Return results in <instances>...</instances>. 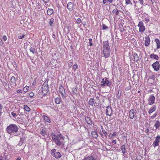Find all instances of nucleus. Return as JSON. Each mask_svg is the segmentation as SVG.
<instances>
[{"mask_svg":"<svg viewBox=\"0 0 160 160\" xmlns=\"http://www.w3.org/2000/svg\"><path fill=\"white\" fill-rule=\"evenodd\" d=\"M18 130V126L14 124H11L8 126L6 128V131L9 134L17 132Z\"/></svg>","mask_w":160,"mask_h":160,"instance_id":"1","label":"nucleus"},{"mask_svg":"<svg viewBox=\"0 0 160 160\" xmlns=\"http://www.w3.org/2000/svg\"><path fill=\"white\" fill-rule=\"evenodd\" d=\"M51 134L53 140L58 146H59L63 143V142L60 141V137L59 135H56L54 134L53 132H52Z\"/></svg>","mask_w":160,"mask_h":160,"instance_id":"2","label":"nucleus"},{"mask_svg":"<svg viewBox=\"0 0 160 160\" xmlns=\"http://www.w3.org/2000/svg\"><path fill=\"white\" fill-rule=\"evenodd\" d=\"M101 82L103 83L101 85V87L104 88L105 86L110 87L112 85L111 82L106 78L102 79Z\"/></svg>","mask_w":160,"mask_h":160,"instance_id":"3","label":"nucleus"},{"mask_svg":"<svg viewBox=\"0 0 160 160\" xmlns=\"http://www.w3.org/2000/svg\"><path fill=\"white\" fill-rule=\"evenodd\" d=\"M42 94L43 95H45L48 92V87L47 84L44 83L42 86Z\"/></svg>","mask_w":160,"mask_h":160,"instance_id":"4","label":"nucleus"},{"mask_svg":"<svg viewBox=\"0 0 160 160\" xmlns=\"http://www.w3.org/2000/svg\"><path fill=\"white\" fill-rule=\"evenodd\" d=\"M56 152V150L55 149H52L51 151V154L56 158L58 159L60 158L62 156L60 153L58 152Z\"/></svg>","mask_w":160,"mask_h":160,"instance_id":"5","label":"nucleus"},{"mask_svg":"<svg viewBox=\"0 0 160 160\" xmlns=\"http://www.w3.org/2000/svg\"><path fill=\"white\" fill-rule=\"evenodd\" d=\"M138 26L139 28V31L142 33L145 30V28L143 22L142 21L139 22Z\"/></svg>","mask_w":160,"mask_h":160,"instance_id":"6","label":"nucleus"},{"mask_svg":"<svg viewBox=\"0 0 160 160\" xmlns=\"http://www.w3.org/2000/svg\"><path fill=\"white\" fill-rule=\"evenodd\" d=\"M110 49H103V53L104 57L105 58L109 57L110 56Z\"/></svg>","mask_w":160,"mask_h":160,"instance_id":"7","label":"nucleus"},{"mask_svg":"<svg viewBox=\"0 0 160 160\" xmlns=\"http://www.w3.org/2000/svg\"><path fill=\"white\" fill-rule=\"evenodd\" d=\"M136 110H134L133 109H131L129 112V116L130 119H133L134 117L136 116Z\"/></svg>","mask_w":160,"mask_h":160,"instance_id":"8","label":"nucleus"},{"mask_svg":"<svg viewBox=\"0 0 160 160\" xmlns=\"http://www.w3.org/2000/svg\"><path fill=\"white\" fill-rule=\"evenodd\" d=\"M155 98L152 95H151L148 99V104L152 105L155 102Z\"/></svg>","mask_w":160,"mask_h":160,"instance_id":"9","label":"nucleus"},{"mask_svg":"<svg viewBox=\"0 0 160 160\" xmlns=\"http://www.w3.org/2000/svg\"><path fill=\"white\" fill-rule=\"evenodd\" d=\"M152 66L154 69V70L156 71H158L159 69V64L158 61H156L153 63Z\"/></svg>","mask_w":160,"mask_h":160,"instance_id":"10","label":"nucleus"},{"mask_svg":"<svg viewBox=\"0 0 160 160\" xmlns=\"http://www.w3.org/2000/svg\"><path fill=\"white\" fill-rule=\"evenodd\" d=\"M112 110L111 107L109 106H108L106 109V115L107 116H111L112 114Z\"/></svg>","mask_w":160,"mask_h":160,"instance_id":"11","label":"nucleus"},{"mask_svg":"<svg viewBox=\"0 0 160 160\" xmlns=\"http://www.w3.org/2000/svg\"><path fill=\"white\" fill-rule=\"evenodd\" d=\"M160 142V137L158 136L156 137L155 140L154 141L153 144V146L154 147H155L159 145V142Z\"/></svg>","mask_w":160,"mask_h":160,"instance_id":"12","label":"nucleus"},{"mask_svg":"<svg viewBox=\"0 0 160 160\" xmlns=\"http://www.w3.org/2000/svg\"><path fill=\"white\" fill-rule=\"evenodd\" d=\"M110 49L109 41H107L103 42V49Z\"/></svg>","mask_w":160,"mask_h":160,"instance_id":"13","label":"nucleus"},{"mask_svg":"<svg viewBox=\"0 0 160 160\" xmlns=\"http://www.w3.org/2000/svg\"><path fill=\"white\" fill-rule=\"evenodd\" d=\"M59 92L62 94V97L64 98L65 97L64 95V94L65 93V90L62 86H60L59 87Z\"/></svg>","mask_w":160,"mask_h":160,"instance_id":"14","label":"nucleus"},{"mask_svg":"<svg viewBox=\"0 0 160 160\" xmlns=\"http://www.w3.org/2000/svg\"><path fill=\"white\" fill-rule=\"evenodd\" d=\"M73 7V4L71 2H70L68 3L67 8L70 11H72V10Z\"/></svg>","mask_w":160,"mask_h":160,"instance_id":"15","label":"nucleus"},{"mask_svg":"<svg viewBox=\"0 0 160 160\" xmlns=\"http://www.w3.org/2000/svg\"><path fill=\"white\" fill-rule=\"evenodd\" d=\"M145 39V45L147 46L149 44L150 42V39L149 37L148 36L146 37Z\"/></svg>","mask_w":160,"mask_h":160,"instance_id":"16","label":"nucleus"},{"mask_svg":"<svg viewBox=\"0 0 160 160\" xmlns=\"http://www.w3.org/2000/svg\"><path fill=\"white\" fill-rule=\"evenodd\" d=\"M85 119L86 122L89 125H91L92 123L91 120H90V118L88 117H85Z\"/></svg>","mask_w":160,"mask_h":160,"instance_id":"17","label":"nucleus"},{"mask_svg":"<svg viewBox=\"0 0 160 160\" xmlns=\"http://www.w3.org/2000/svg\"><path fill=\"white\" fill-rule=\"evenodd\" d=\"M93 138H97L98 137V134L96 132L92 131L91 132Z\"/></svg>","mask_w":160,"mask_h":160,"instance_id":"18","label":"nucleus"},{"mask_svg":"<svg viewBox=\"0 0 160 160\" xmlns=\"http://www.w3.org/2000/svg\"><path fill=\"white\" fill-rule=\"evenodd\" d=\"M121 150L123 154H125L127 151L125 145H123L121 146Z\"/></svg>","mask_w":160,"mask_h":160,"instance_id":"19","label":"nucleus"},{"mask_svg":"<svg viewBox=\"0 0 160 160\" xmlns=\"http://www.w3.org/2000/svg\"><path fill=\"white\" fill-rule=\"evenodd\" d=\"M155 41L157 44V48H160V41L158 39L156 38L155 39Z\"/></svg>","mask_w":160,"mask_h":160,"instance_id":"20","label":"nucleus"},{"mask_svg":"<svg viewBox=\"0 0 160 160\" xmlns=\"http://www.w3.org/2000/svg\"><path fill=\"white\" fill-rule=\"evenodd\" d=\"M25 137L24 138H20V140L19 141V143L18 144V145L20 146H21L23 143L24 142V140H25Z\"/></svg>","mask_w":160,"mask_h":160,"instance_id":"21","label":"nucleus"},{"mask_svg":"<svg viewBox=\"0 0 160 160\" xmlns=\"http://www.w3.org/2000/svg\"><path fill=\"white\" fill-rule=\"evenodd\" d=\"M150 58H153L157 60H158L159 58L158 55L153 54H152L150 55Z\"/></svg>","mask_w":160,"mask_h":160,"instance_id":"22","label":"nucleus"},{"mask_svg":"<svg viewBox=\"0 0 160 160\" xmlns=\"http://www.w3.org/2000/svg\"><path fill=\"white\" fill-rule=\"evenodd\" d=\"M53 12V10L52 9L48 8L47 11V14L49 15H51L52 14Z\"/></svg>","mask_w":160,"mask_h":160,"instance_id":"23","label":"nucleus"},{"mask_svg":"<svg viewBox=\"0 0 160 160\" xmlns=\"http://www.w3.org/2000/svg\"><path fill=\"white\" fill-rule=\"evenodd\" d=\"M83 160H96V159L92 156H91L85 158Z\"/></svg>","mask_w":160,"mask_h":160,"instance_id":"24","label":"nucleus"},{"mask_svg":"<svg viewBox=\"0 0 160 160\" xmlns=\"http://www.w3.org/2000/svg\"><path fill=\"white\" fill-rule=\"evenodd\" d=\"M44 119L45 122H50V121L49 118L46 116L43 115Z\"/></svg>","mask_w":160,"mask_h":160,"instance_id":"25","label":"nucleus"},{"mask_svg":"<svg viewBox=\"0 0 160 160\" xmlns=\"http://www.w3.org/2000/svg\"><path fill=\"white\" fill-rule=\"evenodd\" d=\"M134 61L136 62H138L139 59V57L137 54H135L133 56Z\"/></svg>","mask_w":160,"mask_h":160,"instance_id":"26","label":"nucleus"},{"mask_svg":"<svg viewBox=\"0 0 160 160\" xmlns=\"http://www.w3.org/2000/svg\"><path fill=\"white\" fill-rule=\"evenodd\" d=\"M11 82L12 83H14L16 85L17 84L16 83V79H15V77L12 76L11 78Z\"/></svg>","mask_w":160,"mask_h":160,"instance_id":"27","label":"nucleus"},{"mask_svg":"<svg viewBox=\"0 0 160 160\" xmlns=\"http://www.w3.org/2000/svg\"><path fill=\"white\" fill-rule=\"evenodd\" d=\"M89 104L91 106H93L94 104V101L93 98H90L89 102Z\"/></svg>","mask_w":160,"mask_h":160,"instance_id":"28","label":"nucleus"},{"mask_svg":"<svg viewBox=\"0 0 160 160\" xmlns=\"http://www.w3.org/2000/svg\"><path fill=\"white\" fill-rule=\"evenodd\" d=\"M112 12L113 13L115 14L116 15H118L119 14V10L116 8L113 9L112 11Z\"/></svg>","mask_w":160,"mask_h":160,"instance_id":"29","label":"nucleus"},{"mask_svg":"<svg viewBox=\"0 0 160 160\" xmlns=\"http://www.w3.org/2000/svg\"><path fill=\"white\" fill-rule=\"evenodd\" d=\"M24 109L27 112H29L30 110V108L27 105H24Z\"/></svg>","mask_w":160,"mask_h":160,"instance_id":"30","label":"nucleus"},{"mask_svg":"<svg viewBox=\"0 0 160 160\" xmlns=\"http://www.w3.org/2000/svg\"><path fill=\"white\" fill-rule=\"evenodd\" d=\"M154 126L156 129L158 128L160 126V122L158 121H157Z\"/></svg>","mask_w":160,"mask_h":160,"instance_id":"31","label":"nucleus"},{"mask_svg":"<svg viewBox=\"0 0 160 160\" xmlns=\"http://www.w3.org/2000/svg\"><path fill=\"white\" fill-rule=\"evenodd\" d=\"M55 101L56 103L57 104H59L60 103L61 100L59 98H56L55 99Z\"/></svg>","mask_w":160,"mask_h":160,"instance_id":"32","label":"nucleus"},{"mask_svg":"<svg viewBox=\"0 0 160 160\" xmlns=\"http://www.w3.org/2000/svg\"><path fill=\"white\" fill-rule=\"evenodd\" d=\"M155 109L156 107L155 106H154L152 108H151L148 111V113H149V114H150L153 112L155 110Z\"/></svg>","mask_w":160,"mask_h":160,"instance_id":"33","label":"nucleus"},{"mask_svg":"<svg viewBox=\"0 0 160 160\" xmlns=\"http://www.w3.org/2000/svg\"><path fill=\"white\" fill-rule=\"evenodd\" d=\"M54 21V19L53 18H51L50 19V21H49V23L50 25L51 26H52V24Z\"/></svg>","mask_w":160,"mask_h":160,"instance_id":"34","label":"nucleus"},{"mask_svg":"<svg viewBox=\"0 0 160 160\" xmlns=\"http://www.w3.org/2000/svg\"><path fill=\"white\" fill-rule=\"evenodd\" d=\"M125 0V3L127 4H130L131 5H132V3L131 2V0Z\"/></svg>","mask_w":160,"mask_h":160,"instance_id":"35","label":"nucleus"},{"mask_svg":"<svg viewBox=\"0 0 160 160\" xmlns=\"http://www.w3.org/2000/svg\"><path fill=\"white\" fill-rule=\"evenodd\" d=\"M116 132H114L113 133L112 135H111L110 134H109V135H108V136H109V137L110 138H113V136H116Z\"/></svg>","mask_w":160,"mask_h":160,"instance_id":"36","label":"nucleus"},{"mask_svg":"<svg viewBox=\"0 0 160 160\" xmlns=\"http://www.w3.org/2000/svg\"><path fill=\"white\" fill-rule=\"evenodd\" d=\"M120 27V30L121 32H122L124 31V28L122 27V24L121 25H119Z\"/></svg>","mask_w":160,"mask_h":160,"instance_id":"37","label":"nucleus"},{"mask_svg":"<svg viewBox=\"0 0 160 160\" xmlns=\"http://www.w3.org/2000/svg\"><path fill=\"white\" fill-rule=\"evenodd\" d=\"M30 50L31 52L34 54L35 52V49L32 47H31L30 49Z\"/></svg>","mask_w":160,"mask_h":160,"instance_id":"38","label":"nucleus"},{"mask_svg":"<svg viewBox=\"0 0 160 160\" xmlns=\"http://www.w3.org/2000/svg\"><path fill=\"white\" fill-rule=\"evenodd\" d=\"M46 131L45 130L42 129L41 131V134L43 136H44L45 135Z\"/></svg>","mask_w":160,"mask_h":160,"instance_id":"39","label":"nucleus"},{"mask_svg":"<svg viewBox=\"0 0 160 160\" xmlns=\"http://www.w3.org/2000/svg\"><path fill=\"white\" fill-rule=\"evenodd\" d=\"M155 77L154 75H152L150 76L149 78L148 79V80H149L150 79H152L153 80H155Z\"/></svg>","mask_w":160,"mask_h":160,"instance_id":"40","label":"nucleus"},{"mask_svg":"<svg viewBox=\"0 0 160 160\" xmlns=\"http://www.w3.org/2000/svg\"><path fill=\"white\" fill-rule=\"evenodd\" d=\"M28 87H26L23 88V90L24 92H26L28 91Z\"/></svg>","mask_w":160,"mask_h":160,"instance_id":"41","label":"nucleus"},{"mask_svg":"<svg viewBox=\"0 0 160 160\" xmlns=\"http://www.w3.org/2000/svg\"><path fill=\"white\" fill-rule=\"evenodd\" d=\"M102 29L105 30L108 28V27L106 26L105 24H103L102 26Z\"/></svg>","mask_w":160,"mask_h":160,"instance_id":"42","label":"nucleus"},{"mask_svg":"<svg viewBox=\"0 0 160 160\" xmlns=\"http://www.w3.org/2000/svg\"><path fill=\"white\" fill-rule=\"evenodd\" d=\"M76 22H77V23L79 24L81 23L82 21H81V19L79 18H78L77 19Z\"/></svg>","mask_w":160,"mask_h":160,"instance_id":"43","label":"nucleus"},{"mask_svg":"<svg viewBox=\"0 0 160 160\" xmlns=\"http://www.w3.org/2000/svg\"><path fill=\"white\" fill-rule=\"evenodd\" d=\"M102 132L104 134L105 136L106 137H107L108 136V134L106 131L105 130H102Z\"/></svg>","mask_w":160,"mask_h":160,"instance_id":"44","label":"nucleus"},{"mask_svg":"<svg viewBox=\"0 0 160 160\" xmlns=\"http://www.w3.org/2000/svg\"><path fill=\"white\" fill-rule=\"evenodd\" d=\"M92 39L91 38H90L89 39V42L90 43L89 45L90 46H92Z\"/></svg>","mask_w":160,"mask_h":160,"instance_id":"45","label":"nucleus"},{"mask_svg":"<svg viewBox=\"0 0 160 160\" xmlns=\"http://www.w3.org/2000/svg\"><path fill=\"white\" fill-rule=\"evenodd\" d=\"M2 108H3V106L1 104H0V116H1V114H2V112H1V110H2Z\"/></svg>","mask_w":160,"mask_h":160,"instance_id":"46","label":"nucleus"},{"mask_svg":"<svg viewBox=\"0 0 160 160\" xmlns=\"http://www.w3.org/2000/svg\"><path fill=\"white\" fill-rule=\"evenodd\" d=\"M68 66L70 68L71 66H72L73 64L72 62H71V61H70L68 62Z\"/></svg>","mask_w":160,"mask_h":160,"instance_id":"47","label":"nucleus"},{"mask_svg":"<svg viewBox=\"0 0 160 160\" xmlns=\"http://www.w3.org/2000/svg\"><path fill=\"white\" fill-rule=\"evenodd\" d=\"M25 36L24 34H23L22 36H18V38L19 39H22Z\"/></svg>","mask_w":160,"mask_h":160,"instance_id":"48","label":"nucleus"},{"mask_svg":"<svg viewBox=\"0 0 160 160\" xmlns=\"http://www.w3.org/2000/svg\"><path fill=\"white\" fill-rule=\"evenodd\" d=\"M29 95L30 97L32 98L34 96V94L33 92H31L30 93Z\"/></svg>","mask_w":160,"mask_h":160,"instance_id":"49","label":"nucleus"},{"mask_svg":"<svg viewBox=\"0 0 160 160\" xmlns=\"http://www.w3.org/2000/svg\"><path fill=\"white\" fill-rule=\"evenodd\" d=\"M78 68V65L77 64H74L73 65V68L74 69L76 70Z\"/></svg>","mask_w":160,"mask_h":160,"instance_id":"50","label":"nucleus"},{"mask_svg":"<svg viewBox=\"0 0 160 160\" xmlns=\"http://www.w3.org/2000/svg\"><path fill=\"white\" fill-rule=\"evenodd\" d=\"M17 92L18 93H21L22 92V91L21 89H18L17 90Z\"/></svg>","mask_w":160,"mask_h":160,"instance_id":"51","label":"nucleus"},{"mask_svg":"<svg viewBox=\"0 0 160 160\" xmlns=\"http://www.w3.org/2000/svg\"><path fill=\"white\" fill-rule=\"evenodd\" d=\"M3 39L4 41H6L7 39V37L5 35H4L3 37Z\"/></svg>","mask_w":160,"mask_h":160,"instance_id":"52","label":"nucleus"},{"mask_svg":"<svg viewBox=\"0 0 160 160\" xmlns=\"http://www.w3.org/2000/svg\"><path fill=\"white\" fill-rule=\"evenodd\" d=\"M139 1L140 2V3L141 5H142L143 4V0H139Z\"/></svg>","mask_w":160,"mask_h":160,"instance_id":"53","label":"nucleus"},{"mask_svg":"<svg viewBox=\"0 0 160 160\" xmlns=\"http://www.w3.org/2000/svg\"><path fill=\"white\" fill-rule=\"evenodd\" d=\"M37 6L38 7V9H40V4L39 3H38L37 4Z\"/></svg>","mask_w":160,"mask_h":160,"instance_id":"54","label":"nucleus"},{"mask_svg":"<svg viewBox=\"0 0 160 160\" xmlns=\"http://www.w3.org/2000/svg\"><path fill=\"white\" fill-rule=\"evenodd\" d=\"M112 143H114V144H116V141L115 140H112Z\"/></svg>","mask_w":160,"mask_h":160,"instance_id":"55","label":"nucleus"},{"mask_svg":"<svg viewBox=\"0 0 160 160\" xmlns=\"http://www.w3.org/2000/svg\"><path fill=\"white\" fill-rule=\"evenodd\" d=\"M12 114L14 117L16 115V113L13 112H12Z\"/></svg>","mask_w":160,"mask_h":160,"instance_id":"56","label":"nucleus"},{"mask_svg":"<svg viewBox=\"0 0 160 160\" xmlns=\"http://www.w3.org/2000/svg\"><path fill=\"white\" fill-rule=\"evenodd\" d=\"M145 20L146 22H148L149 21V19L148 18H146L145 19Z\"/></svg>","mask_w":160,"mask_h":160,"instance_id":"57","label":"nucleus"},{"mask_svg":"<svg viewBox=\"0 0 160 160\" xmlns=\"http://www.w3.org/2000/svg\"><path fill=\"white\" fill-rule=\"evenodd\" d=\"M107 0H103V4H105L106 3Z\"/></svg>","mask_w":160,"mask_h":160,"instance_id":"58","label":"nucleus"},{"mask_svg":"<svg viewBox=\"0 0 160 160\" xmlns=\"http://www.w3.org/2000/svg\"><path fill=\"white\" fill-rule=\"evenodd\" d=\"M43 2L45 3H47L48 2L49 0H43Z\"/></svg>","mask_w":160,"mask_h":160,"instance_id":"59","label":"nucleus"},{"mask_svg":"<svg viewBox=\"0 0 160 160\" xmlns=\"http://www.w3.org/2000/svg\"><path fill=\"white\" fill-rule=\"evenodd\" d=\"M113 0H107V1L109 2V3H112V2Z\"/></svg>","mask_w":160,"mask_h":160,"instance_id":"60","label":"nucleus"},{"mask_svg":"<svg viewBox=\"0 0 160 160\" xmlns=\"http://www.w3.org/2000/svg\"><path fill=\"white\" fill-rule=\"evenodd\" d=\"M149 131V129H148V128H147L146 130H145V132L146 133H148V132Z\"/></svg>","mask_w":160,"mask_h":160,"instance_id":"61","label":"nucleus"},{"mask_svg":"<svg viewBox=\"0 0 160 160\" xmlns=\"http://www.w3.org/2000/svg\"><path fill=\"white\" fill-rule=\"evenodd\" d=\"M52 37L54 38H55V37H56V36L54 34V33H53L52 34Z\"/></svg>","mask_w":160,"mask_h":160,"instance_id":"62","label":"nucleus"},{"mask_svg":"<svg viewBox=\"0 0 160 160\" xmlns=\"http://www.w3.org/2000/svg\"><path fill=\"white\" fill-rule=\"evenodd\" d=\"M2 43V41L1 39L0 38V44H1Z\"/></svg>","mask_w":160,"mask_h":160,"instance_id":"63","label":"nucleus"},{"mask_svg":"<svg viewBox=\"0 0 160 160\" xmlns=\"http://www.w3.org/2000/svg\"><path fill=\"white\" fill-rule=\"evenodd\" d=\"M21 158H18L16 160H21Z\"/></svg>","mask_w":160,"mask_h":160,"instance_id":"64","label":"nucleus"}]
</instances>
